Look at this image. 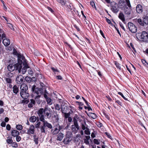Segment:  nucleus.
Returning a JSON list of instances; mask_svg holds the SVG:
<instances>
[{"label":"nucleus","instance_id":"f257e3e1","mask_svg":"<svg viewBox=\"0 0 148 148\" xmlns=\"http://www.w3.org/2000/svg\"><path fill=\"white\" fill-rule=\"evenodd\" d=\"M50 110V109L45 107L44 108L39 109L37 112L40 121L43 123V125L40 127V130L41 133L45 132V129L46 127L50 129L52 128V125L45 120V116L44 115V114H45V116H46L48 119H50L51 116Z\"/></svg>","mask_w":148,"mask_h":148},{"label":"nucleus","instance_id":"f03ea898","mask_svg":"<svg viewBox=\"0 0 148 148\" xmlns=\"http://www.w3.org/2000/svg\"><path fill=\"white\" fill-rule=\"evenodd\" d=\"M131 6L129 0H121V10L126 14L130 15Z\"/></svg>","mask_w":148,"mask_h":148},{"label":"nucleus","instance_id":"7ed1b4c3","mask_svg":"<svg viewBox=\"0 0 148 148\" xmlns=\"http://www.w3.org/2000/svg\"><path fill=\"white\" fill-rule=\"evenodd\" d=\"M21 66L18 64H16L14 65L12 64H9L8 66V69L10 71H12L15 69L18 70L19 73L21 71Z\"/></svg>","mask_w":148,"mask_h":148},{"label":"nucleus","instance_id":"20e7f679","mask_svg":"<svg viewBox=\"0 0 148 148\" xmlns=\"http://www.w3.org/2000/svg\"><path fill=\"white\" fill-rule=\"evenodd\" d=\"M36 86L34 85L32 88V91L34 93H35L37 94V95L42 94L43 93V90L41 88H36Z\"/></svg>","mask_w":148,"mask_h":148},{"label":"nucleus","instance_id":"39448f33","mask_svg":"<svg viewBox=\"0 0 148 148\" xmlns=\"http://www.w3.org/2000/svg\"><path fill=\"white\" fill-rule=\"evenodd\" d=\"M72 133L70 132H67L65 138L63 140V142L65 144H68L71 140Z\"/></svg>","mask_w":148,"mask_h":148},{"label":"nucleus","instance_id":"423d86ee","mask_svg":"<svg viewBox=\"0 0 148 148\" xmlns=\"http://www.w3.org/2000/svg\"><path fill=\"white\" fill-rule=\"evenodd\" d=\"M128 27L129 30L132 33H135L137 31L136 26L132 23L129 22L128 23Z\"/></svg>","mask_w":148,"mask_h":148},{"label":"nucleus","instance_id":"0eeeda50","mask_svg":"<svg viewBox=\"0 0 148 148\" xmlns=\"http://www.w3.org/2000/svg\"><path fill=\"white\" fill-rule=\"evenodd\" d=\"M74 125L71 126V130L73 132H77L79 129L77 122L76 120H73Z\"/></svg>","mask_w":148,"mask_h":148},{"label":"nucleus","instance_id":"6e6552de","mask_svg":"<svg viewBox=\"0 0 148 148\" xmlns=\"http://www.w3.org/2000/svg\"><path fill=\"white\" fill-rule=\"evenodd\" d=\"M142 40L145 42L148 41V33L145 31H143L140 36Z\"/></svg>","mask_w":148,"mask_h":148},{"label":"nucleus","instance_id":"1a4fd4ad","mask_svg":"<svg viewBox=\"0 0 148 148\" xmlns=\"http://www.w3.org/2000/svg\"><path fill=\"white\" fill-rule=\"evenodd\" d=\"M35 132L34 126L33 125H30L29 128L28 129L27 134L30 135L34 134Z\"/></svg>","mask_w":148,"mask_h":148},{"label":"nucleus","instance_id":"9d476101","mask_svg":"<svg viewBox=\"0 0 148 148\" xmlns=\"http://www.w3.org/2000/svg\"><path fill=\"white\" fill-rule=\"evenodd\" d=\"M20 95L21 97L24 99H27L29 96V93L26 91H21Z\"/></svg>","mask_w":148,"mask_h":148},{"label":"nucleus","instance_id":"9b49d317","mask_svg":"<svg viewBox=\"0 0 148 148\" xmlns=\"http://www.w3.org/2000/svg\"><path fill=\"white\" fill-rule=\"evenodd\" d=\"M137 12L139 14L142 13L143 11V9L142 6L140 4L138 5L136 8Z\"/></svg>","mask_w":148,"mask_h":148},{"label":"nucleus","instance_id":"f8f14e48","mask_svg":"<svg viewBox=\"0 0 148 148\" xmlns=\"http://www.w3.org/2000/svg\"><path fill=\"white\" fill-rule=\"evenodd\" d=\"M23 77L21 75L18 76L16 78V81L18 84H21L23 81Z\"/></svg>","mask_w":148,"mask_h":148},{"label":"nucleus","instance_id":"ddd939ff","mask_svg":"<svg viewBox=\"0 0 148 148\" xmlns=\"http://www.w3.org/2000/svg\"><path fill=\"white\" fill-rule=\"evenodd\" d=\"M20 88L21 91H26L28 89V87L26 84H23L21 85Z\"/></svg>","mask_w":148,"mask_h":148},{"label":"nucleus","instance_id":"4468645a","mask_svg":"<svg viewBox=\"0 0 148 148\" xmlns=\"http://www.w3.org/2000/svg\"><path fill=\"white\" fill-rule=\"evenodd\" d=\"M3 43L5 46H7L10 44V42L9 39L4 38L3 40Z\"/></svg>","mask_w":148,"mask_h":148},{"label":"nucleus","instance_id":"2eb2a0df","mask_svg":"<svg viewBox=\"0 0 148 148\" xmlns=\"http://www.w3.org/2000/svg\"><path fill=\"white\" fill-rule=\"evenodd\" d=\"M61 130V127L60 125L57 126V127L55 128L53 132V134H57Z\"/></svg>","mask_w":148,"mask_h":148},{"label":"nucleus","instance_id":"dca6fc26","mask_svg":"<svg viewBox=\"0 0 148 148\" xmlns=\"http://www.w3.org/2000/svg\"><path fill=\"white\" fill-rule=\"evenodd\" d=\"M11 133L12 136L14 137H16L19 134V132L16 130H12Z\"/></svg>","mask_w":148,"mask_h":148},{"label":"nucleus","instance_id":"f3484780","mask_svg":"<svg viewBox=\"0 0 148 148\" xmlns=\"http://www.w3.org/2000/svg\"><path fill=\"white\" fill-rule=\"evenodd\" d=\"M64 137V134L61 133H60L57 136V139L59 141H61Z\"/></svg>","mask_w":148,"mask_h":148},{"label":"nucleus","instance_id":"a211bd4d","mask_svg":"<svg viewBox=\"0 0 148 148\" xmlns=\"http://www.w3.org/2000/svg\"><path fill=\"white\" fill-rule=\"evenodd\" d=\"M35 101L33 99H31L30 100V102L28 105V107L29 108H32L33 105H35Z\"/></svg>","mask_w":148,"mask_h":148},{"label":"nucleus","instance_id":"6ab92c4d","mask_svg":"<svg viewBox=\"0 0 148 148\" xmlns=\"http://www.w3.org/2000/svg\"><path fill=\"white\" fill-rule=\"evenodd\" d=\"M13 92L16 94L18 92V87L17 86L14 85L13 86Z\"/></svg>","mask_w":148,"mask_h":148},{"label":"nucleus","instance_id":"aec40b11","mask_svg":"<svg viewBox=\"0 0 148 148\" xmlns=\"http://www.w3.org/2000/svg\"><path fill=\"white\" fill-rule=\"evenodd\" d=\"M36 120V117L35 116H32L30 118L29 121L32 122H35Z\"/></svg>","mask_w":148,"mask_h":148},{"label":"nucleus","instance_id":"412c9836","mask_svg":"<svg viewBox=\"0 0 148 148\" xmlns=\"http://www.w3.org/2000/svg\"><path fill=\"white\" fill-rule=\"evenodd\" d=\"M143 22L144 24H148V17L145 16L143 18Z\"/></svg>","mask_w":148,"mask_h":148},{"label":"nucleus","instance_id":"4be33fe9","mask_svg":"<svg viewBox=\"0 0 148 148\" xmlns=\"http://www.w3.org/2000/svg\"><path fill=\"white\" fill-rule=\"evenodd\" d=\"M56 1L60 3L62 6L65 5L66 2L64 0H56Z\"/></svg>","mask_w":148,"mask_h":148},{"label":"nucleus","instance_id":"5701e85b","mask_svg":"<svg viewBox=\"0 0 148 148\" xmlns=\"http://www.w3.org/2000/svg\"><path fill=\"white\" fill-rule=\"evenodd\" d=\"M40 95H38L36 96L35 98V101L38 104H39L40 103L39 101V98L40 97Z\"/></svg>","mask_w":148,"mask_h":148},{"label":"nucleus","instance_id":"b1692460","mask_svg":"<svg viewBox=\"0 0 148 148\" xmlns=\"http://www.w3.org/2000/svg\"><path fill=\"white\" fill-rule=\"evenodd\" d=\"M111 9L115 13H117L119 11V9L116 7L115 6H112Z\"/></svg>","mask_w":148,"mask_h":148},{"label":"nucleus","instance_id":"393cba45","mask_svg":"<svg viewBox=\"0 0 148 148\" xmlns=\"http://www.w3.org/2000/svg\"><path fill=\"white\" fill-rule=\"evenodd\" d=\"M12 138L11 137L10 138H8L6 140V141L7 143L8 144H11L12 143L13 141Z\"/></svg>","mask_w":148,"mask_h":148},{"label":"nucleus","instance_id":"a878e982","mask_svg":"<svg viewBox=\"0 0 148 148\" xmlns=\"http://www.w3.org/2000/svg\"><path fill=\"white\" fill-rule=\"evenodd\" d=\"M17 129L18 130H20L23 129V127L22 125H17L16 126Z\"/></svg>","mask_w":148,"mask_h":148},{"label":"nucleus","instance_id":"bb28decb","mask_svg":"<svg viewBox=\"0 0 148 148\" xmlns=\"http://www.w3.org/2000/svg\"><path fill=\"white\" fill-rule=\"evenodd\" d=\"M90 116L93 119H95L97 118L96 114L93 113H90Z\"/></svg>","mask_w":148,"mask_h":148},{"label":"nucleus","instance_id":"cd10ccee","mask_svg":"<svg viewBox=\"0 0 148 148\" xmlns=\"http://www.w3.org/2000/svg\"><path fill=\"white\" fill-rule=\"evenodd\" d=\"M61 107L62 106H60L58 104H56L55 105V109L58 110H60Z\"/></svg>","mask_w":148,"mask_h":148},{"label":"nucleus","instance_id":"c85d7f7f","mask_svg":"<svg viewBox=\"0 0 148 148\" xmlns=\"http://www.w3.org/2000/svg\"><path fill=\"white\" fill-rule=\"evenodd\" d=\"M34 141L35 143V144H37L38 143V138H37L36 135H34L33 136Z\"/></svg>","mask_w":148,"mask_h":148},{"label":"nucleus","instance_id":"c756f323","mask_svg":"<svg viewBox=\"0 0 148 148\" xmlns=\"http://www.w3.org/2000/svg\"><path fill=\"white\" fill-rule=\"evenodd\" d=\"M137 22L140 25L143 26L144 25L143 21L141 19L139 18L137 20Z\"/></svg>","mask_w":148,"mask_h":148},{"label":"nucleus","instance_id":"7c9ffc66","mask_svg":"<svg viewBox=\"0 0 148 148\" xmlns=\"http://www.w3.org/2000/svg\"><path fill=\"white\" fill-rule=\"evenodd\" d=\"M121 20H122V21H123V22L124 23H125V20L124 17V15L123 14L121 13Z\"/></svg>","mask_w":148,"mask_h":148},{"label":"nucleus","instance_id":"2f4dec72","mask_svg":"<svg viewBox=\"0 0 148 148\" xmlns=\"http://www.w3.org/2000/svg\"><path fill=\"white\" fill-rule=\"evenodd\" d=\"M11 144V146L13 147L17 148L18 147L17 143H16L13 142Z\"/></svg>","mask_w":148,"mask_h":148},{"label":"nucleus","instance_id":"473e14b6","mask_svg":"<svg viewBox=\"0 0 148 148\" xmlns=\"http://www.w3.org/2000/svg\"><path fill=\"white\" fill-rule=\"evenodd\" d=\"M18 59H21L23 60L25 59L24 57L23 56V55L19 54L18 55Z\"/></svg>","mask_w":148,"mask_h":148},{"label":"nucleus","instance_id":"72a5a7b5","mask_svg":"<svg viewBox=\"0 0 148 148\" xmlns=\"http://www.w3.org/2000/svg\"><path fill=\"white\" fill-rule=\"evenodd\" d=\"M23 60L21 59H18V63H16V64H18L19 65H21V69H22V64L23 63V61H22Z\"/></svg>","mask_w":148,"mask_h":148},{"label":"nucleus","instance_id":"f704fd0d","mask_svg":"<svg viewBox=\"0 0 148 148\" xmlns=\"http://www.w3.org/2000/svg\"><path fill=\"white\" fill-rule=\"evenodd\" d=\"M25 80L28 82H30L32 81L31 78L29 77H25Z\"/></svg>","mask_w":148,"mask_h":148},{"label":"nucleus","instance_id":"c9c22d12","mask_svg":"<svg viewBox=\"0 0 148 148\" xmlns=\"http://www.w3.org/2000/svg\"><path fill=\"white\" fill-rule=\"evenodd\" d=\"M93 142L95 144L97 145L100 144L99 141L98 140L96 139H94Z\"/></svg>","mask_w":148,"mask_h":148},{"label":"nucleus","instance_id":"e433bc0d","mask_svg":"<svg viewBox=\"0 0 148 148\" xmlns=\"http://www.w3.org/2000/svg\"><path fill=\"white\" fill-rule=\"evenodd\" d=\"M65 108L66 109L67 107L66 106H63L61 108V110H62V113H64L65 112Z\"/></svg>","mask_w":148,"mask_h":148},{"label":"nucleus","instance_id":"4c0bfd02","mask_svg":"<svg viewBox=\"0 0 148 148\" xmlns=\"http://www.w3.org/2000/svg\"><path fill=\"white\" fill-rule=\"evenodd\" d=\"M84 132L85 134L86 135H90V133L88 128H86V129L84 131Z\"/></svg>","mask_w":148,"mask_h":148},{"label":"nucleus","instance_id":"58836bf2","mask_svg":"<svg viewBox=\"0 0 148 148\" xmlns=\"http://www.w3.org/2000/svg\"><path fill=\"white\" fill-rule=\"evenodd\" d=\"M114 63L115 65H116V67L119 69H120V68L119 66V64L118 63L117 61H115Z\"/></svg>","mask_w":148,"mask_h":148},{"label":"nucleus","instance_id":"ea45409f","mask_svg":"<svg viewBox=\"0 0 148 148\" xmlns=\"http://www.w3.org/2000/svg\"><path fill=\"white\" fill-rule=\"evenodd\" d=\"M16 141L17 142H18L20 141L21 138V137L20 136H19V135H18L17 136H16Z\"/></svg>","mask_w":148,"mask_h":148},{"label":"nucleus","instance_id":"a19ab883","mask_svg":"<svg viewBox=\"0 0 148 148\" xmlns=\"http://www.w3.org/2000/svg\"><path fill=\"white\" fill-rule=\"evenodd\" d=\"M106 20L107 22L110 25H112V24L111 23L110 20L109 19L106 18Z\"/></svg>","mask_w":148,"mask_h":148},{"label":"nucleus","instance_id":"79ce46f5","mask_svg":"<svg viewBox=\"0 0 148 148\" xmlns=\"http://www.w3.org/2000/svg\"><path fill=\"white\" fill-rule=\"evenodd\" d=\"M64 114L65 118H67L69 117V116H70V114L69 113H66V112H64Z\"/></svg>","mask_w":148,"mask_h":148},{"label":"nucleus","instance_id":"37998d69","mask_svg":"<svg viewBox=\"0 0 148 148\" xmlns=\"http://www.w3.org/2000/svg\"><path fill=\"white\" fill-rule=\"evenodd\" d=\"M6 82L8 83H11L12 80L10 78H8L6 79Z\"/></svg>","mask_w":148,"mask_h":148},{"label":"nucleus","instance_id":"c03bdc74","mask_svg":"<svg viewBox=\"0 0 148 148\" xmlns=\"http://www.w3.org/2000/svg\"><path fill=\"white\" fill-rule=\"evenodd\" d=\"M46 99L47 100V103L49 104L51 103V99H50L49 98H48Z\"/></svg>","mask_w":148,"mask_h":148},{"label":"nucleus","instance_id":"a18cd8bd","mask_svg":"<svg viewBox=\"0 0 148 148\" xmlns=\"http://www.w3.org/2000/svg\"><path fill=\"white\" fill-rule=\"evenodd\" d=\"M40 122H38L37 124H36L35 125V127L36 128H39L40 127Z\"/></svg>","mask_w":148,"mask_h":148},{"label":"nucleus","instance_id":"49530a36","mask_svg":"<svg viewBox=\"0 0 148 148\" xmlns=\"http://www.w3.org/2000/svg\"><path fill=\"white\" fill-rule=\"evenodd\" d=\"M7 130H10L11 129L10 125L9 124H7L6 126Z\"/></svg>","mask_w":148,"mask_h":148},{"label":"nucleus","instance_id":"de8ad7c7","mask_svg":"<svg viewBox=\"0 0 148 148\" xmlns=\"http://www.w3.org/2000/svg\"><path fill=\"white\" fill-rule=\"evenodd\" d=\"M90 4L92 7H95V3L93 1H91L90 2Z\"/></svg>","mask_w":148,"mask_h":148},{"label":"nucleus","instance_id":"09e8293b","mask_svg":"<svg viewBox=\"0 0 148 148\" xmlns=\"http://www.w3.org/2000/svg\"><path fill=\"white\" fill-rule=\"evenodd\" d=\"M1 125L2 127H5L6 125V123L5 122L3 121L1 123Z\"/></svg>","mask_w":148,"mask_h":148},{"label":"nucleus","instance_id":"8fccbe9b","mask_svg":"<svg viewBox=\"0 0 148 148\" xmlns=\"http://www.w3.org/2000/svg\"><path fill=\"white\" fill-rule=\"evenodd\" d=\"M26 69L25 68H23L22 70V71L23 74H24L25 73V72L26 71Z\"/></svg>","mask_w":148,"mask_h":148},{"label":"nucleus","instance_id":"3c124183","mask_svg":"<svg viewBox=\"0 0 148 148\" xmlns=\"http://www.w3.org/2000/svg\"><path fill=\"white\" fill-rule=\"evenodd\" d=\"M51 69H52V71L54 72H58V70L57 69H56L54 67H52L51 68Z\"/></svg>","mask_w":148,"mask_h":148},{"label":"nucleus","instance_id":"603ef678","mask_svg":"<svg viewBox=\"0 0 148 148\" xmlns=\"http://www.w3.org/2000/svg\"><path fill=\"white\" fill-rule=\"evenodd\" d=\"M141 61L142 62L144 65H146L147 64V63L146 62L145 60L142 59V60Z\"/></svg>","mask_w":148,"mask_h":148},{"label":"nucleus","instance_id":"864d4df0","mask_svg":"<svg viewBox=\"0 0 148 148\" xmlns=\"http://www.w3.org/2000/svg\"><path fill=\"white\" fill-rule=\"evenodd\" d=\"M84 143L87 145H89V144L88 140H87V139H84Z\"/></svg>","mask_w":148,"mask_h":148},{"label":"nucleus","instance_id":"5fc2aeb1","mask_svg":"<svg viewBox=\"0 0 148 148\" xmlns=\"http://www.w3.org/2000/svg\"><path fill=\"white\" fill-rule=\"evenodd\" d=\"M82 128L83 130H84L86 129V128H87L85 126L84 124L82 125Z\"/></svg>","mask_w":148,"mask_h":148},{"label":"nucleus","instance_id":"6e6d98bb","mask_svg":"<svg viewBox=\"0 0 148 148\" xmlns=\"http://www.w3.org/2000/svg\"><path fill=\"white\" fill-rule=\"evenodd\" d=\"M56 78L58 79H62V77L60 75H58L56 76Z\"/></svg>","mask_w":148,"mask_h":148},{"label":"nucleus","instance_id":"4d7b16f0","mask_svg":"<svg viewBox=\"0 0 148 148\" xmlns=\"http://www.w3.org/2000/svg\"><path fill=\"white\" fill-rule=\"evenodd\" d=\"M114 27L116 30L117 31L118 33L120 35V32L119 31V30L118 29L117 27L116 26H114Z\"/></svg>","mask_w":148,"mask_h":148},{"label":"nucleus","instance_id":"13d9d810","mask_svg":"<svg viewBox=\"0 0 148 148\" xmlns=\"http://www.w3.org/2000/svg\"><path fill=\"white\" fill-rule=\"evenodd\" d=\"M121 96L125 100H127V99L126 97H125L123 94L121 92Z\"/></svg>","mask_w":148,"mask_h":148},{"label":"nucleus","instance_id":"bf43d9fd","mask_svg":"<svg viewBox=\"0 0 148 148\" xmlns=\"http://www.w3.org/2000/svg\"><path fill=\"white\" fill-rule=\"evenodd\" d=\"M106 134L107 135L108 137L109 138L111 139V138L112 137L108 133L106 132Z\"/></svg>","mask_w":148,"mask_h":148},{"label":"nucleus","instance_id":"052dcab7","mask_svg":"<svg viewBox=\"0 0 148 148\" xmlns=\"http://www.w3.org/2000/svg\"><path fill=\"white\" fill-rule=\"evenodd\" d=\"M4 111V110L3 108L0 109V114L2 113Z\"/></svg>","mask_w":148,"mask_h":148},{"label":"nucleus","instance_id":"680f3d73","mask_svg":"<svg viewBox=\"0 0 148 148\" xmlns=\"http://www.w3.org/2000/svg\"><path fill=\"white\" fill-rule=\"evenodd\" d=\"M91 136L92 138H94L95 137V134L93 132H92L91 133Z\"/></svg>","mask_w":148,"mask_h":148},{"label":"nucleus","instance_id":"e2e57ef3","mask_svg":"<svg viewBox=\"0 0 148 148\" xmlns=\"http://www.w3.org/2000/svg\"><path fill=\"white\" fill-rule=\"evenodd\" d=\"M8 76H9V77H12L13 76V75L12 74V73H11V72H9L8 73Z\"/></svg>","mask_w":148,"mask_h":148},{"label":"nucleus","instance_id":"0e129e2a","mask_svg":"<svg viewBox=\"0 0 148 148\" xmlns=\"http://www.w3.org/2000/svg\"><path fill=\"white\" fill-rule=\"evenodd\" d=\"M100 33L101 35L104 38H105V36L104 35L103 32L102 31H101V30H100Z\"/></svg>","mask_w":148,"mask_h":148},{"label":"nucleus","instance_id":"69168bd1","mask_svg":"<svg viewBox=\"0 0 148 148\" xmlns=\"http://www.w3.org/2000/svg\"><path fill=\"white\" fill-rule=\"evenodd\" d=\"M1 37L2 39H4L5 38H6L5 34L4 33L2 34Z\"/></svg>","mask_w":148,"mask_h":148},{"label":"nucleus","instance_id":"338daca9","mask_svg":"<svg viewBox=\"0 0 148 148\" xmlns=\"http://www.w3.org/2000/svg\"><path fill=\"white\" fill-rule=\"evenodd\" d=\"M4 120H5V122H7L9 120V118L8 117H5V118Z\"/></svg>","mask_w":148,"mask_h":148},{"label":"nucleus","instance_id":"774afa93","mask_svg":"<svg viewBox=\"0 0 148 148\" xmlns=\"http://www.w3.org/2000/svg\"><path fill=\"white\" fill-rule=\"evenodd\" d=\"M47 8H48V10H49V11H51V12H53V10L52 9L50 8V7H47Z\"/></svg>","mask_w":148,"mask_h":148}]
</instances>
